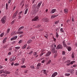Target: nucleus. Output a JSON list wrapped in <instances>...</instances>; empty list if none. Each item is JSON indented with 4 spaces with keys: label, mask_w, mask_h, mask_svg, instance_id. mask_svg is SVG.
Listing matches in <instances>:
<instances>
[{
    "label": "nucleus",
    "mask_w": 77,
    "mask_h": 77,
    "mask_svg": "<svg viewBox=\"0 0 77 77\" xmlns=\"http://www.w3.org/2000/svg\"><path fill=\"white\" fill-rule=\"evenodd\" d=\"M42 1H41L39 2L37 5V8L36 5L35 4L32 5V8L33 10V12H35V14H36V12H38L39 11V8H40V6H41V4H42Z\"/></svg>",
    "instance_id": "nucleus-1"
},
{
    "label": "nucleus",
    "mask_w": 77,
    "mask_h": 77,
    "mask_svg": "<svg viewBox=\"0 0 77 77\" xmlns=\"http://www.w3.org/2000/svg\"><path fill=\"white\" fill-rule=\"evenodd\" d=\"M6 16H4L1 20V21L2 24H5L6 23Z\"/></svg>",
    "instance_id": "nucleus-2"
},
{
    "label": "nucleus",
    "mask_w": 77,
    "mask_h": 77,
    "mask_svg": "<svg viewBox=\"0 0 77 77\" xmlns=\"http://www.w3.org/2000/svg\"><path fill=\"white\" fill-rule=\"evenodd\" d=\"M51 51L52 53H55L56 54L57 53V51H55V49H54V48L53 47V46H52L51 47Z\"/></svg>",
    "instance_id": "nucleus-3"
},
{
    "label": "nucleus",
    "mask_w": 77,
    "mask_h": 77,
    "mask_svg": "<svg viewBox=\"0 0 77 77\" xmlns=\"http://www.w3.org/2000/svg\"><path fill=\"white\" fill-rule=\"evenodd\" d=\"M74 71V70L73 69H68L67 70V72H70L71 75H73L74 74V73L73 72Z\"/></svg>",
    "instance_id": "nucleus-4"
},
{
    "label": "nucleus",
    "mask_w": 77,
    "mask_h": 77,
    "mask_svg": "<svg viewBox=\"0 0 77 77\" xmlns=\"http://www.w3.org/2000/svg\"><path fill=\"white\" fill-rule=\"evenodd\" d=\"M63 48V47H62V46L60 44L58 45L56 48L57 50H59V49H62Z\"/></svg>",
    "instance_id": "nucleus-5"
},
{
    "label": "nucleus",
    "mask_w": 77,
    "mask_h": 77,
    "mask_svg": "<svg viewBox=\"0 0 77 77\" xmlns=\"http://www.w3.org/2000/svg\"><path fill=\"white\" fill-rule=\"evenodd\" d=\"M39 17L38 16H36L32 20V21H37L39 20Z\"/></svg>",
    "instance_id": "nucleus-6"
},
{
    "label": "nucleus",
    "mask_w": 77,
    "mask_h": 77,
    "mask_svg": "<svg viewBox=\"0 0 77 77\" xmlns=\"http://www.w3.org/2000/svg\"><path fill=\"white\" fill-rule=\"evenodd\" d=\"M43 21L45 23H47V22H48L49 21H50V19L48 18H45L43 19Z\"/></svg>",
    "instance_id": "nucleus-7"
},
{
    "label": "nucleus",
    "mask_w": 77,
    "mask_h": 77,
    "mask_svg": "<svg viewBox=\"0 0 77 77\" xmlns=\"http://www.w3.org/2000/svg\"><path fill=\"white\" fill-rule=\"evenodd\" d=\"M51 54V51H49L45 54V56L46 57H48Z\"/></svg>",
    "instance_id": "nucleus-8"
},
{
    "label": "nucleus",
    "mask_w": 77,
    "mask_h": 77,
    "mask_svg": "<svg viewBox=\"0 0 77 77\" xmlns=\"http://www.w3.org/2000/svg\"><path fill=\"white\" fill-rule=\"evenodd\" d=\"M57 75V72H55L52 75L51 77H54Z\"/></svg>",
    "instance_id": "nucleus-9"
},
{
    "label": "nucleus",
    "mask_w": 77,
    "mask_h": 77,
    "mask_svg": "<svg viewBox=\"0 0 77 77\" xmlns=\"http://www.w3.org/2000/svg\"><path fill=\"white\" fill-rule=\"evenodd\" d=\"M15 59H16V57H13V59L12 58H11L10 59V60L11 62H12V61H15Z\"/></svg>",
    "instance_id": "nucleus-10"
},
{
    "label": "nucleus",
    "mask_w": 77,
    "mask_h": 77,
    "mask_svg": "<svg viewBox=\"0 0 77 77\" xmlns=\"http://www.w3.org/2000/svg\"><path fill=\"white\" fill-rule=\"evenodd\" d=\"M58 15V14L52 15L51 17V19H53V18H54L55 17H57Z\"/></svg>",
    "instance_id": "nucleus-11"
},
{
    "label": "nucleus",
    "mask_w": 77,
    "mask_h": 77,
    "mask_svg": "<svg viewBox=\"0 0 77 77\" xmlns=\"http://www.w3.org/2000/svg\"><path fill=\"white\" fill-rule=\"evenodd\" d=\"M18 36H15L14 37H13L12 38H11V41H14V40H15L17 38V37Z\"/></svg>",
    "instance_id": "nucleus-12"
},
{
    "label": "nucleus",
    "mask_w": 77,
    "mask_h": 77,
    "mask_svg": "<svg viewBox=\"0 0 77 77\" xmlns=\"http://www.w3.org/2000/svg\"><path fill=\"white\" fill-rule=\"evenodd\" d=\"M56 9H52L51 11V14H54V13L56 12Z\"/></svg>",
    "instance_id": "nucleus-13"
},
{
    "label": "nucleus",
    "mask_w": 77,
    "mask_h": 77,
    "mask_svg": "<svg viewBox=\"0 0 77 77\" xmlns=\"http://www.w3.org/2000/svg\"><path fill=\"white\" fill-rule=\"evenodd\" d=\"M64 13L65 14H67L68 12V11L67 9L65 8L64 9Z\"/></svg>",
    "instance_id": "nucleus-14"
},
{
    "label": "nucleus",
    "mask_w": 77,
    "mask_h": 77,
    "mask_svg": "<svg viewBox=\"0 0 77 77\" xmlns=\"http://www.w3.org/2000/svg\"><path fill=\"white\" fill-rule=\"evenodd\" d=\"M42 71H43V73L44 74H45L47 76L48 75V74H47V72H46V70L43 69Z\"/></svg>",
    "instance_id": "nucleus-15"
},
{
    "label": "nucleus",
    "mask_w": 77,
    "mask_h": 77,
    "mask_svg": "<svg viewBox=\"0 0 77 77\" xmlns=\"http://www.w3.org/2000/svg\"><path fill=\"white\" fill-rule=\"evenodd\" d=\"M67 48L68 49V51H71V47L69 46H68L67 47V48Z\"/></svg>",
    "instance_id": "nucleus-16"
},
{
    "label": "nucleus",
    "mask_w": 77,
    "mask_h": 77,
    "mask_svg": "<svg viewBox=\"0 0 77 77\" xmlns=\"http://www.w3.org/2000/svg\"><path fill=\"white\" fill-rule=\"evenodd\" d=\"M24 27L23 26H21L18 29V31L19 32H20V30H21L22 29H24Z\"/></svg>",
    "instance_id": "nucleus-17"
},
{
    "label": "nucleus",
    "mask_w": 77,
    "mask_h": 77,
    "mask_svg": "<svg viewBox=\"0 0 77 77\" xmlns=\"http://www.w3.org/2000/svg\"><path fill=\"white\" fill-rule=\"evenodd\" d=\"M27 47V45L26 44L24 45V46H22V48L23 49H24L25 48H26Z\"/></svg>",
    "instance_id": "nucleus-18"
},
{
    "label": "nucleus",
    "mask_w": 77,
    "mask_h": 77,
    "mask_svg": "<svg viewBox=\"0 0 77 77\" xmlns=\"http://www.w3.org/2000/svg\"><path fill=\"white\" fill-rule=\"evenodd\" d=\"M4 34L5 33H4V32L2 33L0 35V37H1V38H2V37H3V36H4Z\"/></svg>",
    "instance_id": "nucleus-19"
},
{
    "label": "nucleus",
    "mask_w": 77,
    "mask_h": 77,
    "mask_svg": "<svg viewBox=\"0 0 77 77\" xmlns=\"http://www.w3.org/2000/svg\"><path fill=\"white\" fill-rule=\"evenodd\" d=\"M51 62V60H50L48 61V62L47 63V65H49V64H50V63Z\"/></svg>",
    "instance_id": "nucleus-20"
},
{
    "label": "nucleus",
    "mask_w": 77,
    "mask_h": 77,
    "mask_svg": "<svg viewBox=\"0 0 77 77\" xmlns=\"http://www.w3.org/2000/svg\"><path fill=\"white\" fill-rule=\"evenodd\" d=\"M32 42V40L31 39H29L28 42H27V43L28 44H30V43H31V42Z\"/></svg>",
    "instance_id": "nucleus-21"
},
{
    "label": "nucleus",
    "mask_w": 77,
    "mask_h": 77,
    "mask_svg": "<svg viewBox=\"0 0 77 77\" xmlns=\"http://www.w3.org/2000/svg\"><path fill=\"white\" fill-rule=\"evenodd\" d=\"M63 47H66V48H67V47H68L66 46V45L65 44V43L64 42L63 43Z\"/></svg>",
    "instance_id": "nucleus-22"
},
{
    "label": "nucleus",
    "mask_w": 77,
    "mask_h": 77,
    "mask_svg": "<svg viewBox=\"0 0 77 77\" xmlns=\"http://www.w3.org/2000/svg\"><path fill=\"white\" fill-rule=\"evenodd\" d=\"M3 72L4 73H6V72H4L3 70H1L0 71V74H2Z\"/></svg>",
    "instance_id": "nucleus-23"
},
{
    "label": "nucleus",
    "mask_w": 77,
    "mask_h": 77,
    "mask_svg": "<svg viewBox=\"0 0 77 77\" xmlns=\"http://www.w3.org/2000/svg\"><path fill=\"white\" fill-rule=\"evenodd\" d=\"M6 10L8 9V3H6Z\"/></svg>",
    "instance_id": "nucleus-24"
},
{
    "label": "nucleus",
    "mask_w": 77,
    "mask_h": 77,
    "mask_svg": "<svg viewBox=\"0 0 77 77\" xmlns=\"http://www.w3.org/2000/svg\"><path fill=\"white\" fill-rule=\"evenodd\" d=\"M27 11H28V8H27L26 9L25 11V13H24V15H26V14H27Z\"/></svg>",
    "instance_id": "nucleus-25"
},
{
    "label": "nucleus",
    "mask_w": 77,
    "mask_h": 77,
    "mask_svg": "<svg viewBox=\"0 0 77 77\" xmlns=\"http://www.w3.org/2000/svg\"><path fill=\"white\" fill-rule=\"evenodd\" d=\"M15 48V49H16L17 50H19V49L20 48V46L16 47Z\"/></svg>",
    "instance_id": "nucleus-26"
},
{
    "label": "nucleus",
    "mask_w": 77,
    "mask_h": 77,
    "mask_svg": "<svg viewBox=\"0 0 77 77\" xmlns=\"http://www.w3.org/2000/svg\"><path fill=\"white\" fill-rule=\"evenodd\" d=\"M41 64L40 63H38L37 65V67H39L40 66H41Z\"/></svg>",
    "instance_id": "nucleus-27"
},
{
    "label": "nucleus",
    "mask_w": 77,
    "mask_h": 77,
    "mask_svg": "<svg viewBox=\"0 0 77 77\" xmlns=\"http://www.w3.org/2000/svg\"><path fill=\"white\" fill-rule=\"evenodd\" d=\"M20 68H26V66L25 65H23V66H20Z\"/></svg>",
    "instance_id": "nucleus-28"
},
{
    "label": "nucleus",
    "mask_w": 77,
    "mask_h": 77,
    "mask_svg": "<svg viewBox=\"0 0 77 77\" xmlns=\"http://www.w3.org/2000/svg\"><path fill=\"white\" fill-rule=\"evenodd\" d=\"M65 75L66 76H69L70 75V73H65Z\"/></svg>",
    "instance_id": "nucleus-29"
},
{
    "label": "nucleus",
    "mask_w": 77,
    "mask_h": 77,
    "mask_svg": "<svg viewBox=\"0 0 77 77\" xmlns=\"http://www.w3.org/2000/svg\"><path fill=\"white\" fill-rule=\"evenodd\" d=\"M74 63H75V61H71L70 63V65H72Z\"/></svg>",
    "instance_id": "nucleus-30"
},
{
    "label": "nucleus",
    "mask_w": 77,
    "mask_h": 77,
    "mask_svg": "<svg viewBox=\"0 0 77 77\" xmlns=\"http://www.w3.org/2000/svg\"><path fill=\"white\" fill-rule=\"evenodd\" d=\"M8 45H5V46H4L3 47V48H6L7 47H8Z\"/></svg>",
    "instance_id": "nucleus-31"
},
{
    "label": "nucleus",
    "mask_w": 77,
    "mask_h": 77,
    "mask_svg": "<svg viewBox=\"0 0 77 77\" xmlns=\"http://www.w3.org/2000/svg\"><path fill=\"white\" fill-rule=\"evenodd\" d=\"M72 57L73 59H74V53H73L72 54Z\"/></svg>",
    "instance_id": "nucleus-32"
},
{
    "label": "nucleus",
    "mask_w": 77,
    "mask_h": 77,
    "mask_svg": "<svg viewBox=\"0 0 77 77\" xmlns=\"http://www.w3.org/2000/svg\"><path fill=\"white\" fill-rule=\"evenodd\" d=\"M56 38H57L59 37V35H58V33H57V32H56Z\"/></svg>",
    "instance_id": "nucleus-33"
},
{
    "label": "nucleus",
    "mask_w": 77,
    "mask_h": 77,
    "mask_svg": "<svg viewBox=\"0 0 77 77\" xmlns=\"http://www.w3.org/2000/svg\"><path fill=\"white\" fill-rule=\"evenodd\" d=\"M60 31L63 33L64 32V31H63V28H61L60 29Z\"/></svg>",
    "instance_id": "nucleus-34"
},
{
    "label": "nucleus",
    "mask_w": 77,
    "mask_h": 77,
    "mask_svg": "<svg viewBox=\"0 0 77 77\" xmlns=\"http://www.w3.org/2000/svg\"><path fill=\"white\" fill-rule=\"evenodd\" d=\"M37 52H35L33 53V55H34V56H36V55H37Z\"/></svg>",
    "instance_id": "nucleus-35"
},
{
    "label": "nucleus",
    "mask_w": 77,
    "mask_h": 77,
    "mask_svg": "<svg viewBox=\"0 0 77 77\" xmlns=\"http://www.w3.org/2000/svg\"><path fill=\"white\" fill-rule=\"evenodd\" d=\"M57 54H54V58H56V57H57Z\"/></svg>",
    "instance_id": "nucleus-36"
},
{
    "label": "nucleus",
    "mask_w": 77,
    "mask_h": 77,
    "mask_svg": "<svg viewBox=\"0 0 77 77\" xmlns=\"http://www.w3.org/2000/svg\"><path fill=\"white\" fill-rule=\"evenodd\" d=\"M59 22V20H57L55 22V24H57Z\"/></svg>",
    "instance_id": "nucleus-37"
},
{
    "label": "nucleus",
    "mask_w": 77,
    "mask_h": 77,
    "mask_svg": "<svg viewBox=\"0 0 77 77\" xmlns=\"http://www.w3.org/2000/svg\"><path fill=\"white\" fill-rule=\"evenodd\" d=\"M9 31H10V29L8 28V29H7V33H9Z\"/></svg>",
    "instance_id": "nucleus-38"
},
{
    "label": "nucleus",
    "mask_w": 77,
    "mask_h": 77,
    "mask_svg": "<svg viewBox=\"0 0 77 77\" xmlns=\"http://www.w3.org/2000/svg\"><path fill=\"white\" fill-rule=\"evenodd\" d=\"M33 53V51H31L30 52H29V53H27L28 54H32V53Z\"/></svg>",
    "instance_id": "nucleus-39"
},
{
    "label": "nucleus",
    "mask_w": 77,
    "mask_h": 77,
    "mask_svg": "<svg viewBox=\"0 0 77 77\" xmlns=\"http://www.w3.org/2000/svg\"><path fill=\"white\" fill-rule=\"evenodd\" d=\"M62 54L63 55H65V51H63Z\"/></svg>",
    "instance_id": "nucleus-40"
},
{
    "label": "nucleus",
    "mask_w": 77,
    "mask_h": 77,
    "mask_svg": "<svg viewBox=\"0 0 77 77\" xmlns=\"http://www.w3.org/2000/svg\"><path fill=\"white\" fill-rule=\"evenodd\" d=\"M20 65V64L18 63H16L14 64L15 66H18V65Z\"/></svg>",
    "instance_id": "nucleus-41"
},
{
    "label": "nucleus",
    "mask_w": 77,
    "mask_h": 77,
    "mask_svg": "<svg viewBox=\"0 0 77 77\" xmlns=\"http://www.w3.org/2000/svg\"><path fill=\"white\" fill-rule=\"evenodd\" d=\"M32 69H34L35 68V67H34V66H30Z\"/></svg>",
    "instance_id": "nucleus-42"
},
{
    "label": "nucleus",
    "mask_w": 77,
    "mask_h": 77,
    "mask_svg": "<svg viewBox=\"0 0 77 77\" xmlns=\"http://www.w3.org/2000/svg\"><path fill=\"white\" fill-rule=\"evenodd\" d=\"M23 31L19 32V35H21V34H23Z\"/></svg>",
    "instance_id": "nucleus-43"
},
{
    "label": "nucleus",
    "mask_w": 77,
    "mask_h": 77,
    "mask_svg": "<svg viewBox=\"0 0 77 77\" xmlns=\"http://www.w3.org/2000/svg\"><path fill=\"white\" fill-rule=\"evenodd\" d=\"M23 42V40H20L19 41V44H20V43H21Z\"/></svg>",
    "instance_id": "nucleus-44"
},
{
    "label": "nucleus",
    "mask_w": 77,
    "mask_h": 77,
    "mask_svg": "<svg viewBox=\"0 0 77 77\" xmlns=\"http://www.w3.org/2000/svg\"><path fill=\"white\" fill-rule=\"evenodd\" d=\"M17 17V15H16V14H14L13 18H15V17Z\"/></svg>",
    "instance_id": "nucleus-45"
},
{
    "label": "nucleus",
    "mask_w": 77,
    "mask_h": 77,
    "mask_svg": "<svg viewBox=\"0 0 77 77\" xmlns=\"http://www.w3.org/2000/svg\"><path fill=\"white\" fill-rule=\"evenodd\" d=\"M41 26V25H38L37 26V28H39V27H40Z\"/></svg>",
    "instance_id": "nucleus-46"
},
{
    "label": "nucleus",
    "mask_w": 77,
    "mask_h": 77,
    "mask_svg": "<svg viewBox=\"0 0 77 77\" xmlns=\"http://www.w3.org/2000/svg\"><path fill=\"white\" fill-rule=\"evenodd\" d=\"M21 60L23 62H24V61H25V59L23 58Z\"/></svg>",
    "instance_id": "nucleus-47"
},
{
    "label": "nucleus",
    "mask_w": 77,
    "mask_h": 77,
    "mask_svg": "<svg viewBox=\"0 0 77 77\" xmlns=\"http://www.w3.org/2000/svg\"><path fill=\"white\" fill-rule=\"evenodd\" d=\"M14 22H15V20H13V21L11 23V24H14Z\"/></svg>",
    "instance_id": "nucleus-48"
},
{
    "label": "nucleus",
    "mask_w": 77,
    "mask_h": 77,
    "mask_svg": "<svg viewBox=\"0 0 77 77\" xmlns=\"http://www.w3.org/2000/svg\"><path fill=\"white\" fill-rule=\"evenodd\" d=\"M11 1H12V0H9L8 3V4H9L10 3H11Z\"/></svg>",
    "instance_id": "nucleus-49"
},
{
    "label": "nucleus",
    "mask_w": 77,
    "mask_h": 77,
    "mask_svg": "<svg viewBox=\"0 0 77 77\" xmlns=\"http://www.w3.org/2000/svg\"><path fill=\"white\" fill-rule=\"evenodd\" d=\"M21 16L20 15H19L18 16V19H21Z\"/></svg>",
    "instance_id": "nucleus-50"
},
{
    "label": "nucleus",
    "mask_w": 77,
    "mask_h": 77,
    "mask_svg": "<svg viewBox=\"0 0 77 77\" xmlns=\"http://www.w3.org/2000/svg\"><path fill=\"white\" fill-rule=\"evenodd\" d=\"M6 42V40L4 39L3 40V43H5Z\"/></svg>",
    "instance_id": "nucleus-51"
},
{
    "label": "nucleus",
    "mask_w": 77,
    "mask_h": 77,
    "mask_svg": "<svg viewBox=\"0 0 77 77\" xmlns=\"http://www.w3.org/2000/svg\"><path fill=\"white\" fill-rule=\"evenodd\" d=\"M44 54V53H41L40 54V56H42V55H43Z\"/></svg>",
    "instance_id": "nucleus-52"
},
{
    "label": "nucleus",
    "mask_w": 77,
    "mask_h": 77,
    "mask_svg": "<svg viewBox=\"0 0 77 77\" xmlns=\"http://www.w3.org/2000/svg\"><path fill=\"white\" fill-rule=\"evenodd\" d=\"M15 43V41H14L12 42V44H14Z\"/></svg>",
    "instance_id": "nucleus-53"
},
{
    "label": "nucleus",
    "mask_w": 77,
    "mask_h": 77,
    "mask_svg": "<svg viewBox=\"0 0 77 77\" xmlns=\"http://www.w3.org/2000/svg\"><path fill=\"white\" fill-rule=\"evenodd\" d=\"M45 62V60H43L42 61V63H44Z\"/></svg>",
    "instance_id": "nucleus-54"
},
{
    "label": "nucleus",
    "mask_w": 77,
    "mask_h": 77,
    "mask_svg": "<svg viewBox=\"0 0 77 77\" xmlns=\"http://www.w3.org/2000/svg\"><path fill=\"white\" fill-rule=\"evenodd\" d=\"M77 65L76 64L73 65V67H77Z\"/></svg>",
    "instance_id": "nucleus-55"
},
{
    "label": "nucleus",
    "mask_w": 77,
    "mask_h": 77,
    "mask_svg": "<svg viewBox=\"0 0 77 77\" xmlns=\"http://www.w3.org/2000/svg\"><path fill=\"white\" fill-rule=\"evenodd\" d=\"M23 13V11H20L19 13L18 14L20 15L21 14H22Z\"/></svg>",
    "instance_id": "nucleus-56"
},
{
    "label": "nucleus",
    "mask_w": 77,
    "mask_h": 77,
    "mask_svg": "<svg viewBox=\"0 0 77 77\" xmlns=\"http://www.w3.org/2000/svg\"><path fill=\"white\" fill-rule=\"evenodd\" d=\"M3 68V66L0 65V69H2Z\"/></svg>",
    "instance_id": "nucleus-57"
},
{
    "label": "nucleus",
    "mask_w": 77,
    "mask_h": 77,
    "mask_svg": "<svg viewBox=\"0 0 77 77\" xmlns=\"http://www.w3.org/2000/svg\"><path fill=\"white\" fill-rule=\"evenodd\" d=\"M30 46H28V47L27 48V49H30Z\"/></svg>",
    "instance_id": "nucleus-58"
},
{
    "label": "nucleus",
    "mask_w": 77,
    "mask_h": 77,
    "mask_svg": "<svg viewBox=\"0 0 77 77\" xmlns=\"http://www.w3.org/2000/svg\"><path fill=\"white\" fill-rule=\"evenodd\" d=\"M12 50V47H11L10 48H9V50H10L11 51V50Z\"/></svg>",
    "instance_id": "nucleus-59"
},
{
    "label": "nucleus",
    "mask_w": 77,
    "mask_h": 77,
    "mask_svg": "<svg viewBox=\"0 0 77 77\" xmlns=\"http://www.w3.org/2000/svg\"><path fill=\"white\" fill-rule=\"evenodd\" d=\"M32 0V4L34 3V2H35V0Z\"/></svg>",
    "instance_id": "nucleus-60"
},
{
    "label": "nucleus",
    "mask_w": 77,
    "mask_h": 77,
    "mask_svg": "<svg viewBox=\"0 0 77 77\" xmlns=\"http://www.w3.org/2000/svg\"><path fill=\"white\" fill-rule=\"evenodd\" d=\"M16 35H17V34H20V32H17V33H15Z\"/></svg>",
    "instance_id": "nucleus-61"
},
{
    "label": "nucleus",
    "mask_w": 77,
    "mask_h": 77,
    "mask_svg": "<svg viewBox=\"0 0 77 77\" xmlns=\"http://www.w3.org/2000/svg\"><path fill=\"white\" fill-rule=\"evenodd\" d=\"M27 72V70H25L24 71L25 73H26Z\"/></svg>",
    "instance_id": "nucleus-62"
},
{
    "label": "nucleus",
    "mask_w": 77,
    "mask_h": 77,
    "mask_svg": "<svg viewBox=\"0 0 77 77\" xmlns=\"http://www.w3.org/2000/svg\"><path fill=\"white\" fill-rule=\"evenodd\" d=\"M14 62L12 63L11 64V66H13V65H14Z\"/></svg>",
    "instance_id": "nucleus-63"
},
{
    "label": "nucleus",
    "mask_w": 77,
    "mask_h": 77,
    "mask_svg": "<svg viewBox=\"0 0 77 77\" xmlns=\"http://www.w3.org/2000/svg\"><path fill=\"white\" fill-rule=\"evenodd\" d=\"M75 45V46L77 47V43H76Z\"/></svg>",
    "instance_id": "nucleus-64"
}]
</instances>
